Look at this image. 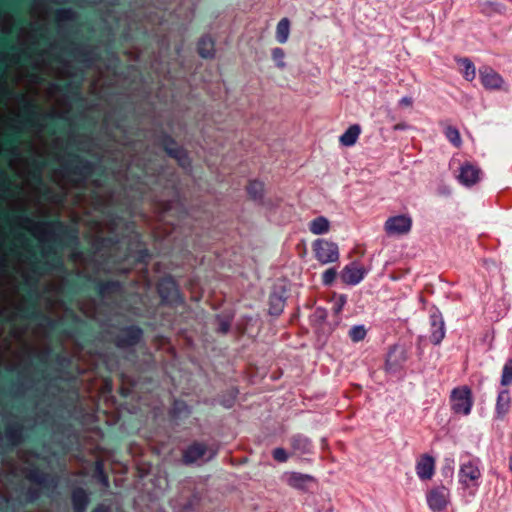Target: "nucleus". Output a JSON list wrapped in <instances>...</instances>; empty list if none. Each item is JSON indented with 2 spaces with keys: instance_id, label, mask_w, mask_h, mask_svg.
Returning a JSON list of instances; mask_svg holds the SVG:
<instances>
[{
  "instance_id": "obj_1",
  "label": "nucleus",
  "mask_w": 512,
  "mask_h": 512,
  "mask_svg": "<svg viewBox=\"0 0 512 512\" xmlns=\"http://www.w3.org/2000/svg\"><path fill=\"white\" fill-rule=\"evenodd\" d=\"M482 472L479 461L471 460L460 465L458 481L462 489L470 496H475L479 487Z\"/></svg>"
},
{
  "instance_id": "obj_2",
  "label": "nucleus",
  "mask_w": 512,
  "mask_h": 512,
  "mask_svg": "<svg viewBox=\"0 0 512 512\" xmlns=\"http://www.w3.org/2000/svg\"><path fill=\"white\" fill-rule=\"evenodd\" d=\"M451 409L457 415L467 416L473 407V395L468 386H459L450 395Z\"/></svg>"
},
{
  "instance_id": "obj_3",
  "label": "nucleus",
  "mask_w": 512,
  "mask_h": 512,
  "mask_svg": "<svg viewBox=\"0 0 512 512\" xmlns=\"http://www.w3.org/2000/svg\"><path fill=\"white\" fill-rule=\"evenodd\" d=\"M426 501L433 512H441L450 504V490L444 485H438L429 490Z\"/></svg>"
},
{
  "instance_id": "obj_4",
  "label": "nucleus",
  "mask_w": 512,
  "mask_h": 512,
  "mask_svg": "<svg viewBox=\"0 0 512 512\" xmlns=\"http://www.w3.org/2000/svg\"><path fill=\"white\" fill-rule=\"evenodd\" d=\"M315 257L321 264L336 262L339 259L338 246L334 242L318 239L313 244Z\"/></svg>"
},
{
  "instance_id": "obj_5",
  "label": "nucleus",
  "mask_w": 512,
  "mask_h": 512,
  "mask_svg": "<svg viewBox=\"0 0 512 512\" xmlns=\"http://www.w3.org/2000/svg\"><path fill=\"white\" fill-rule=\"evenodd\" d=\"M385 230L388 235L407 234L412 227V220L407 215L393 216L385 222Z\"/></svg>"
},
{
  "instance_id": "obj_6",
  "label": "nucleus",
  "mask_w": 512,
  "mask_h": 512,
  "mask_svg": "<svg viewBox=\"0 0 512 512\" xmlns=\"http://www.w3.org/2000/svg\"><path fill=\"white\" fill-rule=\"evenodd\" d=\"M480 170L476 166L465 163L460 167L458 180L466 187L476 184L480 180Z\"/></svg>"
},
{
  "instance_id": "obj_7",
  "label": "nucleus",
  "mask_w": 512,
  "mask_h": 512,
  "mask_svg": "<svg viewBox=\"0 0 512 512\" xmlns=\"http://www.w3.org/2000/svg\"><path fill=\"white\" fill-rule=\"evenodd\" d=\"M480 79L486 89H500L503 84L502 77L493 69L485 67L480 70Z\"/></svg>"
},
{
  "instance_id": "obj_8",
  "label": "nucleus",
  "mask_w": 512,
  "mask_h": 512,
  "mask_svg": "<svg viewBox=\"0 0 512 512\" xmlns=\"http://www.w3.org/2000/svg\"><path fill=\"white\" fill-rule=\"evenodd\" d=\"M416 472L420 479L429 480L435 472V460L430 455H423L417 462Z\"/></svg>"
},
{
  "instance_id": "obj_9",
  "label": "nucleus",
  "mask_w": 512,
  "mask_h": 512,
  "mask_svg": "<svg viewBox=\"0 0 512 512\" xmlns=\"http://www.w3.org/2000/svg\"><path fill=\"white\" fill-rule=\"evenodd\" d=\"M286 483L296 489H305L309 482L314 481V477L308 474L298 472H287L284 474Z\"/></svg>"
},
{
  "instance_id": "obj_10",
  "label": "nucleus",
  "mask_w": 512,
  "mask_h": 512,
  "mask_svg": "<svg viewBox=\"0 0 512 512\" xmlns=\"http://www.w3.org/2000/svg\"><path fill=\"white\" fill-rule=\"evenodd\" d=\"M364 270L356 265L346 266L341 273V280L348 285H356L364 278Z\"/></svg>"
},
{
  "instance_id": "obj_11",
  "label": "nucleus",
  "mask_w": 512,
  "mask_h": 512,
  "mask_svg": "<svg viewBox=\"0 0 512 512\" xmlns=\"http://www.w3.org/2000/svg\"><path fill=\"white\" fill-rule=\"evenodd\" d=\"M445 336L444 321L440 316L433 315L431 317V335L430 340L438 345Z\"/></svg>"
},
{
  "instance_id": "obj_12",
  "label": "nucleus",
  "mask_w": 512,
  "mask_h": 512,
  "mask_svg": "<svg viewBox=\"0 0 512 512\" xmlns=\"http://www.w3.org/2000/svg\"><path fill=\"white\" fill-rule=\"evenodd\" d=\"M360 133L361 127L358 124H353L339 137V142L344 147H351L356 144Z\"/></svg>"
},
{
  "instance_id": "obj_13",
  "label": "nucleus",
  "mask_w": 512,
  "mask_h": 512,
  "mask_svg": "<svg viewBox=\"0 0 512 512\" xmlns=\"http://www.w3.org/2000/svg\"><path fill=\"white\" fill-rule=\"evenodd\" d=\"M206 454V448L200 444L191 445L184 453L185 463L191 464L202 460Z\"/></svg>"
},
{
  "instance_id": "obj_14",
  "label": "nucleus",
  "mask_w": 512,
  "mask_h": 512,
  "mask_svg": "<svg viewBox=\"0 0 512 512\" xmlns=\"http://www.w3.org/2000/svg\"><path fill=\"white\" fill-rule=\"evenodd\" d=\"M511 399L509 396L508 390H502L499 392L497 401H496V407L495 411L499 418H503L510 408Z\"/></svg>"
},
{
  "instance_id": "obj_15",
  "label": "nucleus",
  "mask_w": 512,
  "mask_h": 512,
  "mask_svg": "<svg viewBox=\"0 0 512 512\" xmlns=\"http://www.w3.org/2000/svg\"><path fill=\"white\" fill-rule=\"evenodd\" d=\"M309 229L314 235H322L330 230V222L326 217L319 216L310 222Z\"/></svg>"
},
{
  "instance_id": "obj_16",
  "label": "nucleus",
  "mask_w": 512,
  "mask_h": 512,
  "mask_svg": "<svg viewBox=\"0 0 512 512\" xmlns=\"http://www.w3.org/2000/svg\"><path fill=\"white\" fill-rule=\"evenodd\" d=\"M290 34V21L288 18H282L276 26V39L284 44L288 41Z\"/></svg>"
},
{
  "instance_id": "obj_17",
  "label": "nucleus",
  "mask_w": 512,
  "mask_h": 512,
  "mask_svg": "<svg viewBox=\"0 0 512 512\" xmlns=\"http://www.w3.org/2000/svg\"><path fill=\"white\" fill-rule=\"evenodd\" d=\"M457 62L462 66V74L468 81H473L476 77V68L467 58L458 59Z\"/></svg>"
},
{
  "instance_id": "obj_18",
  "label": "nucleus",
  "mask_w": 512,
  "mask_h": 512,
  "mask_svg": "<svg viewBox=\"0 0 512 512\" xmlns=\"http://www.w3.org/2000/svg\"><path fill=\"white\" fill-rule=\"evenodd\" d=\"M88 503V496L84 490H76L73 493V505L76 512H84Z\"/></svg>"
},
{
  "instance_id": "obj_19",
  "label": "nucleus",
  "mask_w": 512,
  "mask_h": 512,
  "mask_svg": "<svg viewBox=\"0 0 512 512\" xmlns=\"http://www.w3.org/2000/svg\"><path fill=\"white\" fill-rule=\"evenodd\" d=\"M292 447L296 453L306 454L311 450V443L307 438L297 436L292 440Z\"/></svg>"
},
{
  "instance_id": "obj_20",
  "label": "nucleus",
  "mask_w": 512,
  "mask_h": 512,
  "mask_svg": "<svg viewBox=\"0 0 512 512\" xmlns=\"http://www.w3.org/2000/svg\"><path fill=\"white\" fill-rule=\"evenodd\" d=\"M198 51L201 57L209 58L214 55V43L210 38H202L198 45Z\"/></svg>"
},
{
  "instance_id": "obj_21",
  "label": "nucleus",
  "mask_w": 512,
  "mask_h": 512,
  "mask_svg": "<svg viewBox=\"0 0 512 512\" xmlns=\"http://www.w3.org/2000/svg\"><path fill=\"white\" fill-rule=\"evenodd\" d=\"M271 55L278 68L285 69L287 67L285 62L286 54L282 48L276 47L272 49Z\"/></svg>"
},
{
  "instance_id": "obj_22",
  "label": "nucleus",
  "mask_w": 512,
  "mask_h": 512,
  "mask_svg": "<svg viewBox=\"0 0 512 512\" xmlns=\"http://www.w3.org/2000/svg\"><path fill=\"white\" fill-rule=\"evenodd\" d=\"M248 193L254 200L262 198L264 193L263 183L256 181L251 182L248 187Z\"/></svg>"
},
{
  "instance_id": "obj_23",
  "label": "nucleus",
  "mask_w": 512,
  "mask_h": 512,
  "mask_svg": "<svg viewBox=\"0 0 512 512\" xmlns=\"http://www.w3.org/2000/svg\"><path fill=\"white\" fill-rule=\"evenodd\" d=\"M510 384H512V359L505 363L501 376V385L508 386Z\"/></svg>"
},
{
  "instance_id": "obj_24",
  "label": "nucleus",
  "mask_w": 512,
  "mask_h": 512,
  "mask_svg": "<svg viewBox=\"0 0 512 512\" xmlns=\"http://www.w3.org/2000/svg\"><path fill=\"white\" fill-rule=\"evenodd\" d=\"M445 135L455 146L459 147L461 145V137L456 128L448 127L445 131Z\"/></svg>"
},
{
  "instance_id": "obj_25",
  "label": "nucleus",
  "mask_w": 512,
  "mask_h": 512,
  "mask_svg": "<svg viewBox=\"0 0 512 512\" xmlns=\"http://www.w3.org/2000/svg\"><path fill=\"white\" fill-rule=\"evenodd\" d=\"M349 335L351 339L355 342H358L366 336V330L363 326H354L349 331Z\"/></svg>"
},
{
  "instance_id": "obj_26",
  "label": "nucleus",
  "mask_w": 512,
  "mask_h": 512,
  "mask_svg": "<svg viewBox=\"0 0 512 512\" xmlns=\"http://www.w3.org/2000/svg\"><path fill=\"white\" fill-rule=\"evenodd\" d=\"M167 150H168V153L170 155H172L173 157H175L181 165L184 166L186 164V162H187L186 153L180 147H176L174 150L170 149V148Z\"/></svg>"
},
{
  "instance_id": "obj_27",
  "label": "nucleus",
  "mask_w": 512,
  "mask_h": 512,
  "mask_svg": "<svg viewBox=\"0 0 512 512\" xmlns=\"http://www.w3.org/2000/svg\"><path fill=\"white\" fill-rule=\"evenodd\" d=\"M273 457L278 462H285L288 459V454L283 448H275L273 450Z\"/></svg>"
},
{
  "instance_id": "obj_28",
  "label": "nucleus",
  "mask_w": 512,
  "mask_h": 512,
  "mask_svg": "<svg viewBox=\"0 0 512 512\" xmlns=\"http://www.w3.org/2000/svg\"><path fill=\"white\" fill-rule=\"evenodd\" d=\"M336 277V271L334 269H328L323 274V282L326 285L331 284Z\"/></svg>"
},
{
  "instance_id": "obj_29",
  "label": "nucleus",
  "mask_w": 512,
  "mask_h": 512,
  "mask_svg": "<svg viewBox=\"0 0 512 512\" xmlns=\"http://www.w3.org/2000/svg\"><path fill=\"white\" fill-rule=\"evenodd\" d=\"M400 104L401 105H404V106H410L412 105V99L409 98V97H403L401 100H400Z\"/></svg>"
},
{
  "instance_id": "obj_30",
  "label": "nucleus",
  "mask_w": 512,
  "mask_h": 512,
  "mask_svg": "<svg viewBox=\"0 0 512 512\" xmlns=\"http://www.w3.org/2000/svg\"><path fill=\"white\" fill-rule=\"evenodd\" d=\"M345 303V297L344 296H341L340 297V302H339V308H338V311L342 308V306L344 305Z\"/></svg>"
},
{
  "instance_id": "obj_31",
  "label": "nucleus",
  "mask_w": 512,
  "mask_h": 512,
  "mask_svg": "<svg viewBox=\"0 0 512 512\" xmlns=\"http://www.w3.org/2000/svg\"><path fill=\"white\" fill-rule=\"evenodd\" d=\"M221 329H222V332H224V333L227 332L228 331V325L227 324L223 325Z\"/></svg>"
},
{
  "instance_id": "obj_32",
  "label": "nucleus",
  "mask_w": 512,
  "mask_h": 512,
  "mask_svg": "<svg viewBox=\"0 0 512 512\" xmlns=\"http://www.w3.org/2000/svg\"><path fill=\"white\" fill-rule=\"evenodd\" d=\"M95 512H108L105 508H98Z\"/></svg>"
},
{
  "instance_id": "obj_33",
  "label": "nucleus",
  "mask_w": 512,
  "mask_h": 512,
  "mask_svg": "<svg viewBox=\"0 0 512 512\" xmlns=\"http://www.w3.org/2000/svg\"><path fill=\"white\" fill-rule=\"evenodd\" d=\"M102 481H103V484H104V485H107V484H108V480H107V478L103 477V478H102Z\"/></svg>"
},
{
  "instance_id": "obj_34",
  "label": "nucleus",
  "mask_w": 512,
  "mask_h": 512,
  "mask_svg": "<svg viewBox=\"0 0 512 512\" xmlns=\"http://www.w3.org/2000/svg\"><path fill=\"white\" fill-rule=\"evenodd\" d=\"M509 467H510V470H511V472H512V456H511V459H510V465H509Z\"/></svg>"
}]
</instances>
